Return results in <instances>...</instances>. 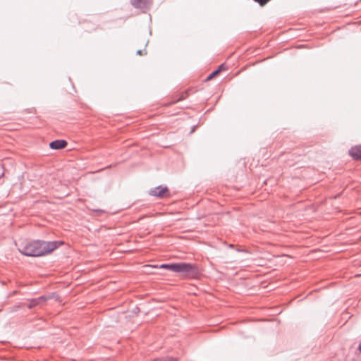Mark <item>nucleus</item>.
Segmentation results:
<instances>
[{
  "label": "nucleus",
  "instance_id": "nucleus-1",
  "mask_svg": "<svg viewBox=\"0 0 361 361\" xmlns=\"http://www.w3.org/2000/svg\"><path fill=\"white\" fill-rule=\"evenodd\" d=\"M159 267L160 269L170 270L175 273H179L184 276H188L194 271L193 265L188 263L164 264Z\"/></svg>",
  "mask_w": 361,
  "mask_h": 361
},
{
  "label": "nucleus",
  "instance_id": "nucleus-2",
  "mask_svg": "<svg viewBox=\"0 0 361 361\" xmlns=\"http://www.w3.org/2000/svg\"><path fill=\"white\" fill-rule=\"evenodd\" d=\"M64 245L62 240L44 241L40 240H32L25 245L24 248H58Z\"/></svg>",
  "mask_w": 361,
  "mask_h": 361
},
{
  "label": "nucleus",
  "instance_id": "nucleus-3",
  "mask_svg": "<svg viewBox=\"0 0 361 361\" xmlns=\"http://www.w3.org/2000/svg\"><path fill=\"white\" fill-rule=\"evenodd\" d=\"M52 250H23L20 252L25 256L40 257L51 254Z\"/></svg>",
  "mask_w": 361,
  "mask_h": 361
},
{
  "label": "nucleus",
  "instance_id": "nucleus-4",
  "mask_svg": "<svg viewBox=\"0 0 361 361\" xmlns=\"http://www.w3.org/2000/svg\"><path fill=\"white\" fill-rule=\"evenodd\" d=\"M152 0H130L131 4L136 8L147 9L152 4Z\"/></svg>",
  "mask_w": 361,
  "mask_h": 361
},
{
  "label": "nucleus",
  "instance_id": "nucleus-5",
  "mask_svg": "<svg viewBox=\"0 0 361 361\" xmlns=\"http://www.w3.org/2000/svg\"><path fill=\"white\" fill-rule=\"evenodd\" d=\"M168 192L166 187L159 186L149 191V195L156 197H164V194Z\"/></svg>",
  "mask_w": 361,
  "mask_h": 361
},
{
  "label": "nucleus",
  "instance_id": "nucleus-6",
  "mask_svg": "<svg viewBox=\"0 0 361 361\" xmlns=\"http://www.w3.org/2000/svg\"><path fill=\"white\" fill-rule=\"evenodd\" d=\"M67 145V142L63 140H56L52 141L49 144V147L53 149H61L64 148Z\"/></svg>",
  "mask_w": 361,
  "mask_h": 361
},
{
  "label": "nucleus",
  "instance_id": "nucleus-7",
  "mask_svg": "<svg viewBox=\"0 0 361 361\" xmlns=\"http://www.w3.org/2000/svg\"><path fill=\"white\" fill-rule=\"evenodd\" d=\"M349 154L355 159H361V145L352 147L349 150Z\"/></svg>",
  "mask_w": 361,
  "mask_h": 361
},
{
  "label": "nucleus",
  "instance_id": "nucleus-8",
  "mask_svg": "<svg viewBox=\"0 0 361 361\" xmlns=\"http://www.w3.org/2000/svg\"><path fill=\"white\" fill-rule=\"evenodd\" d=\"M219 73V69H217V70H216V71H213L212 73H210V74L208 75V77H207V80H211V79H212V78H213L215 75H216Z\"/></svg>",
  "mask_w": 361,
  "mask_h": 361
},
{
  "label": "nucleus",
  "instance_id": "nucleus-9",
  "mask_svg": "<svg viewBox=\"0 0 361 361\" xmlns=\"http://www.w3.org/2000/svg\"><path fill=\"white\" fill-rule=\"evenodd\" d=\"M257 1L261 6H264L266 4L269 0H255Z\"/></svg>",
  "mask_w": 361,
  "mask_h": 361
},
{
  "label": "nucleus",
  "instance_id": "nucleus-10",
  "mask_svg": "<svg viewBox=\"0 0 361 361\" xmlns=\"http://www.w3.org/2000/svg\"><path fill=\"white\" fill-rule=\"evenodd\" d=\"M37 304V301H32L31 304L29 305V307L31 308L32 307L36 305Z\"/></svg>",
  "mask_w": 361,
  "mask_h": 361
},
{
  "label": "nucleus",
  "instance_id": "nucleus-11",
  "mask_svg": "<svg viewBox=\"0 0 361 361\" xmlns=\"http://www.w3.org/2000/svg\"><path fill=\"white\" fill-rule=\"evenodd\" d=\"M137 54H138V55H142V54H143V51H142V50H138V51H137Z\"/></svg>",
  "mask_w": 361,
  "mask_h": 361
},
{
  "label": "nucleus",
  "instance_id": "nucleus-12",
  "mask_svg": "<svg viewBox=\"0 0 361 361\" xmlns=\"http://www.w3.org/2000/svg\"><path fill=\"white\" fill-rule=\"evenodd\" d=\"M222 68H223V65H221V66H219V71H221V69H222Z\"/></svg>",
  "mask_w": 361,
  "mask_h": 361
},
{
  "label": "nucleus",
  "instance_id": "nucleus-13",
  "mask_svg": "<svg viewBox=\"0 0 361 361\" xmlns=\"http://www.w3.org/2000/svg\"><path fill=\"white\" fill-rule=\"evenodd\" d=\"M229 248H233V245H231V244H230V245H229Z\"/></svg>",
  "mask_w": 361,
  "mask_h": 361
},
{
  "label": "nucleus",
  "instance_id": "nucleus-14",
  "mask_svg": "<svg viewBox=\"0 0 361 361\" xmlns=\"http://www.w3.org/2000/svg\"><path fill=\"white\" fill-rule=\"evenodd\" d=\"M359 350L361 351V343L359 345Z\"/></svg>",
  "mask_w": 361,
  "mask_h": 361
}]
</instances>
